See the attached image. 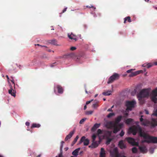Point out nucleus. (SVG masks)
Returning a JSON list of instances; mask_svg holds the SVG:
<instances>
[{
  "label": "nucleus",
  "mask_w": 157,
  "mask_h": 157,
  "mask_svg": "<svg viewBox=\"0 0 157 157\" xmlns=\"http://www.w3.org/2000/svg\"><path fill=\"white\" fill-rule=\"evenodd\" d=\"M143 115L141 116L140 119V121L141 122V124L145 126H149L150 125L152 127H154L157 126V121L156 119L152 118L151 122L146 119H144L143 118Z\"/></svg>",
  "instance_id": "1"
},
{
  "label": "nucleus",
  "mask_w": 157,
  "mask_h": 157,
  "mask_svg": "<svg viewBox=\"0 0 157 157\" xmlns=\"http://www.w3.org/2000/svg\"><path fill=\"white\" fill-rule=\"evenodd\" d=\"M128 131L130 133H132L134 135H135L138 132L140 136L141 137H142L141 135H143L145 133L144 131H142L141 128L139 125L137 126L133 125L130 127Z\"/></svg>",
  "instance_id": "2"
},
{
  "label": "nucleus",
  "mask_w": 157,
  "mask_h": 157,
  "mask_svg": "<svg viewBox=\"0 0 157 157\" xmlns=\"http://www.w3.org/2000/svg\"><path fill=\"white\" fill-rule=\"evenodd\" d=\"M141 136L145 139L142 141L143 143H157V137L150 136L145 132Z\"/></svg>",
  "instance_id": "3"
},
{
  "label": "nucleus",
  "mask_w": 157,
  "mask_h": 157,
  "mask_svg": "<svg viewBox=\"0 0 157 157\" xmlns=\"http://www.w3.org/2000/svg\"><path fill=\"white\" fill-rule=\"evenodd\" d=\"M149 94V90L147 89H144L141 90L140 92L137 94V96L138 100H140L143 98L148 97Z\"/></svg>",
  "instance_id": "4"
},
{
  "label": "nucleus",
  "mask_w": 157,
  "mask_h": 157,
  "mask_svg": "<svg viewBox=\"0 0 157 157\" xmlns=\"http://www.w3.org/2000/svg\"><path fill=\"white\" fill-rule=\"evenodd\" d=\"M120 77V75L116 73H114L113 75L111 76L108 79L107 82L108 84L112 83L115 80L119 79Z\"/></svg>",
  "instance_id": "5"
},
{
  "label": "nucleus",
  "mask_w": 157,
  "mask_h": 157,
  "mask_svg": "<svg viewBox=\"0 0 157 157\" xmlns=\"http://www.w3.org/2000/svg\"><path fill=\"white\" fill-rule=\"evenodd\" d=\"M136 104V101L134 100L131 101H127L126 102V106L127 107V110H131L132 108L134 107L135 105Z\"/></svg>",
  "instance_id": "6"
},
{
  "label": "nucleus",
  "mask_w": 157,
  "mask_h": 157,
  "mask_svg": "<svg viewBox=\"0 0 157 157\" xmlns=\"http://www.w3.org/2000/svg\"><path fill=\"white\" fill-rule=\"evenodd\" d=\"M157 88H156L153 90L150 95V98L151 101L154 103L157 102Z\"/></svg>",
  "instance_id": "7"
},
{
  "label": "nucleus",
  "mask_w": 157,
  "mask_h": 157,
  "mask_svg": "<svg viewBox=\"0 0 157 157\" xmlns=\"http://www.w3.org/2000/svg\"><path fill=\"white\" fill-rule=\"evenodd\" d=\"M108 124L110 125L111 127L114 128L113 133H116L118 131L120 130V128L117 126V125L113 124V123L112 121H110L108 123Z\"/></svg>",
  "instance_id": "8"
},
{
  "label": "nucleus",
  "mask_w": 157,
  "mask_h": 157,
  "mask_svg": "<svg viewBox=\"0 0 157 157\" xmlns=\"http://www.w3.org/2000/svg\"><path fill=\"white\" fill-rule=\"evenodd\" d=\"M110 154L112 157H119L120 155L117 147L114 148L110 151Z\"/></svg>",
  "instance_id": "9"
},
{
  "label": "nucleus",
  "mask_w": 157,
  "mask_h": 157,
  "mask_svg": "<svg viewBox=\"0 0 157 157\" xmlns=\"http://www.w3.org/2000/svg\"><path fill=\"white\" fill-rule=\"evenodd\" d=\"M128 142L133 146H139V144L136 142L134 139L131 137H128L126 138Z\"/></svg>",
  "instance_id": "10"
},
{
  "label": "nucleus",
  "mask_w": 157,
  "mask_h": 157,
  "mask_svg": "<svg viewBox=\"0 0 157 157\" xmlns=\"http://www.w3.org/2000/svg\"><path fill=\"white\" fill-rule=\"evenodd\" d=\"M89 140L88 139H86V138L84 136H83L81 138L80 141H79V144L83 142L84 145L85 146L88 145L89 143Z\"/></svg>",
  "instance_id": "11"
},
{
  "label": "nucleus",
  "mask_w": 157,
  "mask_h": 157,
  "mask_svg": "<svg viewBox=\"0 0 157 157\" xmlns=\"http://www.w3.org/2000/svg\"><path fill=\"white\" fill-rule=\"evenodd\" d=\"M139 148L140 151L143 153H146L147 151V149L145 146H139Z\"/></svg>",
  "instance_id": "12"
},
{
  "label": "nucleus",
  "mask_w": 157,
  "mask_h": 157,
  "mask_svg": "<svg viewBox=\"0 0 157 157\" xmlns=\"http://www.w3.org/2000/svg\"><path fill=\"white\" fill-rule=\"evenodd\" d=\"M57 90L58 93L59 94H62L63 92L64 89L60 85H57L55 87Z\"/></svg>",
  "instance_id": "13"
},
{
  "label": "nucleus",
  "mask_w": 157,
  "mask_h": 157,
  "mask_svg": "<svg viewBox=\"0 0 157 157\" xmlns=\"http://www.w3.org/2000/svg\"><path fill=\"white\" fill-rule=\"evenodd\" d=\"M10 89L8 91L9 94H11L12 96L15 97L16 96V91L13 90L11 85L10 86Z\"/></svg>",
  "instance_id": "14"
},
{
  "label": "nucleus",
  "mask_w": 157,
  "mask_h": 157,
  "mask_svg": "<svg viewBox=\"0 0 157 157\" xmlns=\"http://www.w3.org/2000/svg\"><path fill=\"white\" fill-rule=\"evenodd\" d=\"M123 117L122 116H118L115 119L114 122L113 123V124H116V125H117V124L120 122L121 121Z\"/></svg>",
  "instance_id": "15"
},
{
  "label": "nucleus",
  "mask_w": 157,
  "mask_h": 157,
  "mask_svg": "<svg viewBox=\"0 0 157 157\" xmlns=\"http://www.w3.org/2000/svg\"><path fill=\"white\" fill-rule=\"evenodd\" d=\"M142 72V70H140L135 72H131V73L129 75V76L130 77H133L139 74L140 73Z\"/></svg>",
  "instance_id": "16"
},
{
  "label": "nucleus",
  "mask_w": 157,
  "mask_h": 157,
  "mask_svg": "<svg viewBox=\"0 0 157 157\" xmlns=\"http://www.w3.org/2000/svg\"><path fill=\"white\" fill-rule=\"evenodd\" d=\"M68 36L69 39L71 40H75V41H76L77 40V37L76 36L74 35L72 33H71V34H68Z\"/></svg>",
  "instance_id": "17"
},
{
  "label": "nucleus",
  "mask_w": 157,
  "mask_h": 157,
  "mask_svg": "<svg viewBox=\"0 0 157 157\" xmlns=\"http://www.w3.org/2000/svg\"><path fill=\"white\" fill-rule=\"evenodd\" d=\"M75 132L74 131L71 132L69 133L66 136V138L65 139V141H67L68 139H70L74 134Z\"/></svg>",
  "instance_id": "18"
},
{
  "label": "nucleus",
  "mask_w": 157,
  "mask_h": 157,
  "mask_svg": "<svg viewBox=\"0 0 157 157\" xmlns=\"http://www.w3.org/2000/svg\"><path fill=\"white\" fill-rule=\"evenodd\" d=\"M93 142L91 145L89 146V147L91 148H96L97 147L98 145V144L97 141H92Z\"/></svg>",
  "instance_id": "19"
},
{
  "label": "nucleus",
  "mask_w": 157,
  "mask_h": 157,
  "mask_svg": "<svg viewBox=\"0 0 157 157\" xmlns=\"http://www.w3.org/2000/svg\"><path fill=\"white\" fill-rule=\"evenodd\" d=\"M118 146L121 149L126 148V146L124 144L123 141L122 140H121L119 141L118 143Z\"/></svg>",
  "instance_id": "20"
},
{
  "label": "nucleus",
  "mask_w": 157,
  "mask_h": 157,
  "mask_svg": "<svg viewBox=\"0 0 157 157\" xmlns=\"http://www.w3.org/2000/svg\"><path fill=\"white\" fill-rule=\"evenodd\" d=\"M100 157H105V152L104 149L101 148L100 152Z\"/></svg>",
  "instance_id": "21"
},
{
  "label": "nucleus",
  "mask_w": 157,
  "mask_h": 157,
  "mask_svg": "<svg viewBox=\"0 0 157 157\" xmlns=\"http://www.w3.org/2000/svg\"><path fill=\"white\" fill-rule=\"evenodd\" d=\"M100 125V124L96 123L94 124L91 128V131L93 132L95 131L97 128H98Z\"/></svg>",
  "instance_id": "22"
},
{
  "label": "nucleus",
  "mask_w": 157,
  "mask_h": 157,
  "mask_svg": "<svg viewBox=\"0 0 157 157\" xmlns=\"http://www.w3.org/2000/svg\"><path fill=\"white\" fill-rule=\"evenodd\" d=\"M49 43L55 45H58L57 40L55 39L49 40Z\"/></svg>",
  "instance_id": "23"
},
{
  "label": "nucleus",
  "mask_w": 157,
  "mask_h": 157,
  "mask_svg": "<svg viewBox=\"0 0 157 157\" xmlns=\"http://www.w3.org/2000/svg\"><path fill=\"white\" fill-rule=\"evenodd\" d=\"M80 149V148H78L73 151L72 154L74 156H77L78 155V153Z\"/></svg>",
  "instance_id": "24"
},
{
  "label": "nucleus",
  "mask_w": 157,
  "mask_h": 157,
  "mask_svg": "<svg viewBox=\"0 0 157 157\" xmlns=\"http://www.w3.org/2000/svg\"><path fill=\"white\" fill-rule=\"evenodd\" d=\"M153 64L151 63H145L143 65V67H147V68H149L152 67Z\"/></svg>",
  "instance_id": "25"
},
{
  "label": "nucleus",
  "mask_w": 157,
  "mask_h": 157,
  "mask_svg": "<svg viewBox=\"0 0 157 157\" xmlns=\"http://www.w3.org/2000/svg\"><path fill=\"white\" fill-rule=\"evenodd\" d=\"M128 21L129 22H131V17L129 16L127 17L124 19V23L125 24L126 23V21Z\"/></svg>",
  "instance_id": "26"
},
{
  "label": "nucleus",
  "mask_w": 157,
  "mask_h": 157,
  "mask_svg": "<svg viewBox=\"0 0 157 157\" xmlns=\"http://www.w3.org/2000/svg\"><path fill=\"white\" fill-rule=\"evenodd\" d=\"M141 87L140 85H138L134 90V91L136 93H138L141 90Z\"/></svg>",
  "instance_id": "27"
},
{
  "label": "nucleus",
  "mask_w": 157,
  "mask_h": 157,
  "mask_svg": "<svg viewBox=\"0 0 157 157\" xmlns=\"http://www.w3.org/2000/svg\"><path fill=\"white\" fill-rule=\"evenodd\" d=\"M40 126V125L39 124L33 123L31 126V128H39Z\"/></svg>",
  "instance_id": "28"
},
{
  "label": "nucleus",
  "mask_w": 157,
  "mask_h": 157,
  "mask_svg": "<svg viewBox=\"0 0 157 157\" xmlns=\"http://www.w3.org/2000/svg\"><path fill=\"white\" fill-rule=\"evenodd\" d=\"M112 91L110 90H108L106 92H104L102 93V94L104 95L108 96L111 94Z\"/></svg>",
  "instance_id": "29"
},
{
  "label": "nucleus",
  "mask_w": 157,
  "mask_h": 157,
  "mask_svg": "<svg viewBox=\"0 0 157 157\" xmlns=\"http://www.w3.org/2000/svg\"><path fill=\"white\" fill-rule=\"evenodd\" d=\"M133 121V119L131 118H128L125 120V122L127 124H129Z\"/></svg>",
  "instance_id": "30"
},
{
  "label": "nucleus",
  "mask_w": 157,
  "mask_h": 157,
  "mask_svg": "<svg viewBox=\"0 0 157 157\" xmlns=\"http://www.w3.org/2000/svg\"><path fill=\"white\" fill-rule=\"evenodd\" d=\"M75 56V54L74 53H68L66 55V56L71 58H73Z\"/></svg>",
  "instance_id": "31"
},
{
  "label": "nucleus",
  "mask_w": 157,
  "mask_h": 157,
  "mask_svg": "<svg viewBox=\"0 0 157 157\" xmlns=\"http://www.w3.org/2000/svg\"><path fill=\"white\" fill-rule=\"evenodd\" d=\"M112 140V139L109 138H108L107 139L106 144L107 145L110 144L111 141Z\"/></svg>",
  "instance_id": "32"
},
{
  "label": "nucleus",
  "mask_w": 157,
  "mask_h": 157,
  "mask_svg": "<svg viewBox=\"0 0 157 157\" xmlns=\"http://www.w3.org/2000/svg\"><path fill=\"white\" fill-rule=\"evenodd\" d=\"M102 131L101 129H99L98 130L97 133V135L98 136L99 135L102 134Z\"/></svg>",
  "instance_id": "33"
},
{
  "label": "nucleus",
  "mask_w": 157,
  "mask_h": 157,
  "mask_svg": "<svg viewBox=\"0 0 157 157\" xmlns=\"http://www.w3.org/2000/svg\"><path fill=\"white\" fill-rule=\"evenodd\" d=\"M137 149L136 147H133L132 148V151L133 153H136L137 152Z\"/></svg>",
  "instance_id": "34"
},
{
  "label": "nucleus",
  "mask_w": 157,
  "mask_h": 157,
  "mask_svg": "<svg viewBox=\"0 0 157 157\" xmlns=\"http://www.w3.org/2000/svg\"><path fill=\"white\" fill-rule=\"evenodd\" d=\"M115 115V114L113 113H110L109 114L107 115V117L108 118H110L114 116Z\"/></svg>",
  "instance_id": "35"
},
{
  "label": "nucleus",
  "mask_w": 157,
  "mask_h": 157,
  "mask_svg": "<svg viewBox=\"0 0 157 157\" xmlns=\"http://www.w3.org/2000/svg\"><path fill=\"white\" fill-rule=\"evenodd\" d=\"M78 138H79V137H78V136H77L75 138L74 140L73 141V144H74L77 142V141L78 140Z\"/></svg>",
  "instance_id": "36"
},
{
  "label": "nucleus",
  "mask_w": 157,
  "mask_h": 157,
  "mask_svg": "<svg viewBox=\"0 0 157 157\" xmlns=\"http://www.w3.org/2000/svg\"><path fill=\"white\" fill-rule=\"evenodd\" d=\"M86 118H84L82 119L79 122V123L80 124H83L84 122L86 120Z\"/></svg>",
  "instance_id": "37"
},
{
  "label": "nucleus",
  "mask_w": 157,
  "mask_h": 157,
  "mask_svg": "<svg viewBox=\"0 0 157 157\" xmlns=\"http://www.w3.org/2000/svg\"><path fill=\"white\" fill-rule=\"evenodd\" d=\"M92 141H95V140L96 138V135L95 134H94L92 135Z\"/></svg>",
  "instance_id": "38"
},
{
  "label": "nucleus",
  "mask_w": 157,
  "mask_h": 157,
  "mask_svg": "<svg viewBox=\"0 0 157 157\" xmlns=\"http://www.w3.org/2000/svg\"><path fill=\"white\" fill-rule=\"evenodd\" d=\"M86 7L87 8H92L94 10L96 9V8L92 5H90V6H87Z\"/></svg>",
  "instance_id": "39"
},
{
  "label": "nucleus",
  "mask_w": 157,
  "mask_h": 157,
  "mask_svg": "<svg viewBox=\"0 0 157 157\" xmlns=\"http://www.w3.org/2000/svg\"><path fill=\"white\" fill-rule=\"evenodd\" d=\"M124 132L123 130H122L121 132V133L120 134V136L121 137H122L124 135Z\"/></svg>",
  "instance_id": "40"
},
{
  "label": "nucleus",
  "mask_w": 157,
  "mask_h": 157,
  "mask_svg": "<svg viewBox=\"0 0 157 157\" xmlns=\"http://www.w3.org/2000/svg\"><path fill=\"white\" fill-rule=\"evenodd\" d=\"M63 147V145L62 144H61V145L60 146V153H59V154H61V153H62V155H63V151H62Z\"/></svg>",
  "instance_id": "41"
},
{
  "label": "nucleus",
  "mask_w": 157,
  "mask_h": 157,
  "mask_svg": "<svg viewBox=\"0 0 157 157\" xmlns=\"http://www.w3.org/2000/svg\"><path fill=\"white\" fill-rule=\"evenodd\" d=\"M134 70L132 69H129V70H127L126 71V72L127 73H131V72H132V71L133 70Z\"/></svg>",
  "instance_id": "42"
},
{
  "label": "nucleus",
  "mask_w": 157,
  "mask_h": 157,
  "mask_svg": "<svg viewBox=\"0 0 157 157\" xmlns=\"http://www.w3.org/2000/svg\"><path fill=\"white\" fill-rule=\"evenodd\" d=\"M98 104L96 103L92 105V107L94 108H97L98 107Z\"/></svg>",
  "instance_id": "43"
},
{
  "label": "nucleus",
  "mask_w": 157,
  "mask_h": 157,
  "mask_svg": "<svg viewBox=\"0 0 157 157\" xmlns=\"http://www.w3.org/2000/svg\"><path fill=\"white\" fill-rule=\"evenodd\" d=\"M93 112V111H88L86 113V114H87L88 115L91 114H92Z\"/></svg>",
  "instance_id": "44"
},
{
  "label": "nucleus",
  "mask_w": 157,
  "mask_h": 157,
  "mask_svg": "<svg viewBox=\"0 0 157 157\" xmlns=\"http://www.w3.org/2000/svg\"><path fill=\"white\" fill-rule=\"evenodd\" d=\"M139 100L140 101V103L141 104H142L144 102V100L142 99V98H141V99Z\"/></svg>",
  "instance_id": "45"
},
{
  "label": "nucleus",
  "mask_w": 157,
  "mask_h": 157,
  "mask_svg": "<svg viewBox=\"0 0 157 157\" xmlns=\"http://www.w3.org/2000/svg\"><path fill=\"white\" fill-rule=\"evenodd\" d=\"M76 48L75 47H72L70 48V50L72 51H74L76 49Z\"/></svg>",
  "instance_id": "46"
},
{
  "label": "nucleus",
  "mask_w": 157,
  "mask_h": 157,
  "mask_svg": "<svg viewBox=\"0 0 157 157\" xmlns=\"http://www.w3.org/2000/svg\"><path fill=\"white\" fill-rule=\"evenodd\" d=\"M122 125L123 124H120L117 125V126L119 128H120V129L121 128Z\"/></svg>",
  "instance_id": "47"
},
{
  "label": "nucleus",
  "mask_w": 157,
  "mask_h": 157,
  "mask_svg": "<svg viewBox=\"0 0 157 157\" xmlns=\"http://www.w3.org/2000/svg\"><path fill=\"white\" fill-rule=\"evenodd\" d=\"M67 9V7L64 8V9L62 11V12L60 13V14H62L65 12L66 11Z\"/></svg>",
  "instance_id": "48"
},
{
  "label": "nucleus",
  "mask_w": 157,
  "mask_h": 157,
  "mask_svg": "<svg viewBox=\"0 0 157 157\" xmlns=\"http://www.w3.org/2000/svg\"><path fill=\"white\" fill-rule=\"evenodd\" d=\"M93 101V100H90V101H86V105H88V104L90 103L91 102Z\"/></svg>",
  "instance_id": "49"
},
{
  "label": "nucleus",
  "mask_w": 157,
  "mask_h": 157,
  "mask_svg": "<svg viewBox=\"0 0 157 157\" xmlns=\"http://www.w3.org/2000/svg\"><path fill=\"white\" fill-rule=\"evenodd\" d=\"M35 46H41V47H46V48H47V47L45 46H42V45H40L39 44H35Z\"/></svg>",
  "instance_id": "50"
},
{
  "label": "nucleus",
  "mask_w": 157,
  "mask_h": 157,
  "mask_svg": "<svg viewBox=\"0 0 157 157\" xmlns=\"http://www.w3.org/2000/svg\"><path fill=\"white\" fill-rule=\"evenodd\" d=\"M30 124L29 122H26L25 123V125L27 126H29Z\"/></svg>",
  "instance_id": "51"
},
{
  "label": "nucleus",
  "mask_w": 157,
  "mask_h": 157,
  "mask_svg": "<svg viewBox=\"0 0 157 157\" xmlns=\"http://www.w3.org/2000/svg\"><path fill=\"white\" fill-rule=\"evenodd\" d=\"M128 115V113H126L124 114V117H126Z\"/></svg>",
  "instance_id": "52"
},
{
  "label": "nucleus",
  "mask_w": 157,
  "mask_h": 157,
  "mask_svg": "<svg viewBox=\"0 0 157 157\" xmlns=\"http://www.w3.org/2000/svg\"><path fill=\"white\" fill-rule=\"evenodd\" d=\"M58 157H63V155L62 154V153L61 154H59L58 155Z\"/></svg>",
  "instance_id": "53"
},
{
  "label": "nucleus",
  "mask_w": 157,
  "mask_h": 157,
  "mask_svg": "<svg viewBox=\"0 0 157 157\" xmlns=\"http://www.w3.org/2000/svg\"><path fill=\"white\" fill-rule=\"evenodd\" d=\"M53 63L51 65V67H53L55 65V63Z\"/></svg>",
  "instance_id": "54"
},
{
  "label": "nucleus",
  "mask_w": 157,
  "mask_h": 157,
  "mask_svg": "<svg viewBox=\"0 0 157 157\" xmlns=\"http://www.w3.org/2000/svg\"><path fill=\"white\" fill-rule=\"evenodd\" d=\"M11 81L13 83V84H14V86L15 83L13 78H12V80H11Z\"/></svg>",
  "instance_id": "55"
},
{
  "label": "nucleus",
  "mask_w": 157,
  "mask_h": 157,
  "mask_svg": "<svg viewBox=\"0 0 157 157\" xmlns=\"http://www.w3.org/2000/svg\"><path fill=\"white\" fill-rule=\"evenodd\" d=\"M107 111H109H109H112V112L113 111V110L112 109H109L107 110Z\"/></svg>",
  "instance_id": "56"
},
{
  "label": "nucleus",
  "mask_w": 157,
  "mask_h": 157,
  "mask_svg": "<svg viewBox=\"0 0 157 157\" xmlns=\"http://www.w3.org/2000/svg\"><path fill=\"white\" fill-rule=\"evenodd\" d=\"M145 112L146 114H148L149 112H148V111L147 110H145Z\"/></svg>",
  "instance_id": "57"
},
{
  "label": "nucleus",
  "mask_w": 157,
  "mask_h": 157,
  "mask_svg": "<svg viewBox=\"0 0 157 157\" xmlns=\"http://www.w3.org/2000/svg\"><path fill=\"white\" fill-rule=\"evenodd\" d=\"M6 78H7V80H8V81H9V77L8 76V75H6Z\"/></svg>",
  "instance_id": "58"
},
{
  "label": "nucleus",
  "mask_w": 157,
  "mask_h": 157,
  "mask_svg": "<svg viewBox=\"0 0 157 157\" xmlns=\"http://www.w3.org/2000/svg\"><path fill=\"white\" fill-rule=\"evenodd\" d=\"M86 108H87L86 105L84 106V110H85L86 109Z\"/></svg>",
  "instance_id": "59"
},
{
  "label": "nucleus",
  "mask_w": 157,
  "mask_h": 157,
  "mask_svg": "<svg viewBox=\"0 0 157 157\" xmlns=\"http://www.w3.org/2000/svg\"><path fill=\"white\" fill-rule=\"evenodd\" d=\"M119 157H126V156L123 155H119Z\"/></svg>",
  "instance_id": "60"
},
{
  "label": "nucleus",
  "mask_w": 157,
  "mask_h": 157,
  "mask_svg": "<svg viewBox=\"0 0 157 157\" xmlns=\"http://www.w3.org/2000/svg\"><path fill=\"white\" fill-rule=\"evenodd\" d=\"M153 7L155 8V10H157V7H155V6H153Z\"/></svg>",
  "instance_id": "61"
},
{
  "label": "nucleus",
  "mask_w": 157,
  "mask_h": 157,
  "mask_svg": "<svg viewBox=\"0 0 157 157\" xmlns=\"http://www.w3.org/2000/svg\"><path fill=\"white\" fill-rule=\"evenodd\" d=\"M47 51H48L49 52H51L52 51L51 50L49 49Z\"/></svg>",
  "instance_id": "62"
},
{
  "label": "nucleus",
  "mask_w": 157,
  "mask_h": 157,
  "mask_svg": "<svg viewBox=\"0 0 157 157\" xmlns=\"http://www.w3.org/2000/svg\"><path fill=\"white\" fill-rule=\"evenodd\" d=\"M83 26L85 28H86V25H83Z\"/></svg>",
  "instance_id": "63"
},
{
  "label": "nucleus",
  "mask_w": 157,
  "mask_h": 157,
  "mask_svg": "<svg viewBox=\"0 0 157 157\" xmlns=\"http://www.w3.org/2000/svg\"><path fill=\"white\" fill-rule=\"evenodd\" d=\"M41 156V155H38L36 157H40Z\"/></svg>",
  "instance_id": "64"
}]
</instances>
